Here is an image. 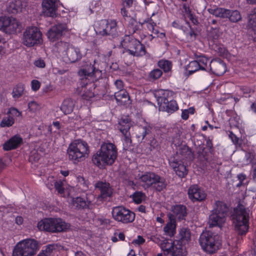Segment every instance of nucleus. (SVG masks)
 Returning a JSON list of instances; mask_svg holds the SVG:
<instances>
[{"mask_svg":"<svg viewBox=\"0 0 256 256\" xmlns=\"http://www.w3.org/2000/svg\"><path fill=\"white\" fill-rule=\"evenodd\" d=\"M118 156L116 146L112 143H104L99 150L93 156L92 161L98 166L112 165Z\"/></svg>","mask_w":256,"mask_h":256,"instance_id":"nucleus-1","label":"nucleus"},{"mask_svg":"<svg viewBox=\"0 0 256 256\" xmlns=\"http://www.w3.org/2000/svg\"><path fill=\"white\" fill-rule=\"evenodd\" d=\"M67 153L68 160L76 164L84 160L88 156L89 147L86 142L76 140L69 145Z\"/></svg>","mask_w":256,"mask_h":256,"instance_id":"nucleus-2","label":"nucleus"},{"mask_svg":"<svg viewBox=\"0 0 256 256\" xmlns=\"http://www.w3.org/2000/svg\"><path fill=\"white\" fill-rule=\"evenodd\" d=\"M228 212V208L226 203L222 201H216L208 217L209 227H221L225 222Z\"/></svg>","mask_w":256,"mask_h":256,"instance_id":"nucleus-3","label":"nucleus"},{"mask_svg":"<svg viewBox=\"0 0 256 256\" xmlns=\"http://www.w3.org/2000/svg\"><path fill=\"white\" fill-rule=\"evenodd\" d=\"M250 213L248 208L242 204H239L234 210V223L239 234H245L249 228Z\"/></svg>","mask_w":256,"mask_h":256,"instance_id":"nucleus-4","label":"nucleus"},{"mask_svg":"<svg viewBox=\"0 0 256 256\" xmlns=\"http://www.w3.org/2000/svg\"><path fill=\"white\" fill-rule=\"evenodd\" d=\"M142 186L144 188H152L157 192H161L166 188V179L153 172H146L140 177Z\"/></svg>","mask_w":256,"mask_h":256,"instance_id":"nucleus-5","label":"nucleus"},{"mask_svg":"<svg viewBox=\"0 0 256 256\" xmlns=\"http://www.w3.org/2000/svg\"><path fill=\"white\" fill-rule=\"evenodd\" d=\"M218 236L211 231L204 232L200 236L199 244L204 252L212 254L218 249Z\"/></svg>","mask_w":256,"mask_h":256,"instance_id":"nucleus-6","label":"nucleus"},{"mask_svg":"<svg viewBox=\"0 0 256 256\" xmlns=\"http://www.w3.org/2000/svg\"><path fill=\"white\" fill-rule=\"evenodd\" d=\"M69 227V224L60 218H45L38 224V228L40 230L52 232H64L68 229Z\"/></svg>","mask_w":256,"mask_h":256,"instance_id":"nucleus-7","label":"nucleus"},{"mask_svg":"<svg viewBox=\"0 0 256 256\" xmlns=\"http://www.w3.org/2000/svg\"><path fill=\"white\" fill-rule=\"evenodd\" d=\"M120 44L129 54L134 56H142L146 53L145 46L132 36H125Z\"/></svg>","mask_w":256,"mask_h":256,"instance_id":"nucleus-8","label":"nucleus"},{"mask_svg":"<svg viewBox=\"0 0 256 256\" xmlns=\"http://www.w3.org/2000/svg\"><path fill=\"white\" fill-rule=\"evenodd\" d=\"M60 52L64 56L66 62L74 63L81 59L82 54L79 48L73 46L68 42H59L56 44Z\"/></svg>","mask_w":256,"mask_h":256,"instance_id":"nucleus-9","label":"nucleus"},{"mask_svg":"<svg viewBox=\"0 0 256 256\" xmlns=\"http://www.w3.org/2000/svg\"><path fill=\"white\" fill-rule=\"evenodd\" d=\"M38 249L36 240L28 239L18 242L13 250L12 256H34Z\"/></svg>","mask_w":256,"mask_h":256,"instance_id":"nucleus-10","label":"nucleus"},{"mask_svg":"<svg viewBox=\"0 0 256 256\" xmlns=\"http://www.w3.org/2000/svg\"><path fill=\"white\" fill-rule=\"evenodd\" d=\"M22 44L28 46L32 47L40 44L42 41V34L36 26L27 28L23 32Z\"/></svg>","mask_w":256,"mask_h":256,"instance_id":"nucleus-11","label":"nucleus"},{"mask_svg":"<svg viewBox=\"0 0 256 256\" xmlns=\"http://www.w3.org/2000/svg\"><path fill=\"white\" fill-rule=\"evenodd\" d=\"M160 96L157 98L158 104L160 108L168 112L172 113L178 109V106L176 100H172L173 93L168 90H161Z\"/></svg>","mask_w":256,"mask_h":256,"instance_id":"nucleus-12","label":"nucleus"},{"mask_svg":"<svg viewBox=\"0 0 256 256\" xmlns=\"http://www.w3.org/2000/svg\"><path fill=\"white\" fill-rule=\"evenodd\" d=\"M97 32L102 36H108L110 38H117L118 36L117 22L114 20H101Z\"/></svg>","mask_w":256,"mask_h":256,"instance_id":"nucleus-13","label":"nucleus"},{"mask_svg":"<svg viewBox=\"0 0 256 256\" xmlns=\"http://www.w3.org/2000/svg\"><path fill=\"white\" fill-rule=\"evenodd\" d=\"M112 214L116 220L124 224L132 222L135 218V214L123 206L114 207Z\"/></svg>","mask_w":256,"mask_h":256,"instance_id":"nucleus-14","label":"nucleus"},{"mask_svg":"<svg viewBox=\"0 0 256 256\" xmlns=\"http://www.w3.org/2000/svg\"><path fill=\"white\" fill-rule=\"evenodd\" d=\"M132 126V122L128 117L122 118L119 120L118 128L124 136V148L125 150L128 149L132 146L130 130Z\"/></svg>","mask_w":256,"mask_h":256,"instance_id":"nucleus-15","label":"nucleus"},{"mask_svg":"<svg viewBox=\"0 0 256 256\" xmlns=\"http://www.w3.org/2000/svg\"><path fill=\"white\" fill-rule=\"evenodd\" d=\"M19 26L16 20L12 17H0V30L8 34L16 32Z\"/></svg>","mask_w":256,"mask_h":256,"instance_id":"nucleus-16","label":"nucleus"},{"mask_svg":"<svg viewBox=\"0 0 256 256\" xmlns=\"http://www.w3.org/2000/svg\"><path fill=\"white\" fill-rule=\"evenodd\" d=\"M196 60L190 62L186 66L188 75H191L199 70H206L209 60L204 56H196Z\"/></svg>","mask_w":256,"mask_h":256,"instance_id":"nucleus-17","label":"nucleus"},{"mask_svg":"<svg viewBox=\"0 0 256 256\" xmlns=\"http://www.w3.org/2000/svg\"><path fill=\"white\" fill-rule=\"evenodd\" d=\"M79 74L84 76L86 79L88 77L94 78L92 80H98L102 76V71L100 70L96 66V60L94 61V64L86 63L83 68L79 71Z\"/></svg>","mask_w":256,"mask_h":256,"instance_id":"nucleus-18","label":"nucleus"},{"mask_svg":"<svg viewBox=\"0 0 256 256\" xmlns=\"http://www.w3.org/2000/svg\"><path fill=\"white\" fill-rule=\"evenodd\" d=\"M188 194L189 198L193 202L203 201L206 196L204 190L196 184L191 186L189 188Z\"/></svg>","mask_w":256,"mask_h":256,"instance_id":"nucleus-19","label":"nucleus"},{"mask_svg":"<svg viewBox=\"0 0 256 256\" xmlns=\"http://www.w3.org/2000/svg\"><path fill=\"white\" fill-rule=\"evenodd\" d=\"M95 188L100 191L98 198L102 200H106L112 195L113 189L108 182L98 181L95 184Z\"/></svg>","mask_w":256,"mask_h":256,"instance_id":"nucleus-20","label":"nucleus"},{"mask_svg":"<svg viewBox=\"0 0 256 256\" xmlns=\"http://www.w3.org/2000/svg\"><path fill=\"white\" fill-rule=\"evenodd\" d=\"M170 164L179 177L184 178L186 176L188 170L182 160L174 158L170 161Z\"/></svg>","mask_w":256,"mask_h":256,"instance_id":"nucleus-21","label":"nucleus"},{"mask_svg":"<svg viewBox=\"0 0 256 256\" xmlns=\"http://www.w3.org/2000/svg\"><path fill=\"white\" fill-rule=\"evenodd\" d=\"M66 24H58L53 26L48 32L47 36L51 41H55L58 39L66 30Z\"/></svg>","mask_w":256,"mask_h":256,"instance_id":"nucleus-22","label":"nucleus"},{"mask_svg":"<svg viewBox=\"0 0 256 256\" xmlns=\"http://www.w3.org/2000/svg\"><path fill=\"white\" fill-rule=\"evenodd\" d=\"M210 70L217 76L222 75L226 71V66L221 60H212L210 64Z\"/></svg>","mask_w":256,"mask_h":256,"instance_id":"nucleus-23","label":"nucleus"},{"mask_svg":"<svg viewBox=\"0 0 256 256\" xmlns=\"http://www.w3.org/2000/svg\"><path fill=\"white\" fill-rule=\"evenodd\" d=\"M42 12L46 16L54 17L56 14V8L53 0H44L42 2Z\"/></svg>","mask_w":256,"mask_h":256,"instance_id":"nucleus-24","label":"nucleus"},{"mask_svg":"<svg viewBox=\"0 0 256 256\" xmlns=\"http://www.w3.org/2000/svg\"><path fill=\"white\" fill-rule=\"evenodd\" d=\"M172 214L168 215L169 216H172L174 219L176 218L179 220L185 219V217L187 215L186 208L185 206L182 204H176L172 208Z\"/></svg>","mask_w":256,"mask_h":256,"instance_id":"nucleus-25","label":"nucleus"},{"mask_svg":"<svg viewBox=\"0 0 256 256\" xmlns=\"http://www.w3.org/2000/svg\"><path fill=\"white\" fill-rule=\"evenodd\" d=\"M26 6V3L22 0H12L10 2L6 7L8 12L16 14L22 12V9Z\"/></svg>","mask_w":256,"mask_h":256,"instance_id":"nucleus-26","label":"nucleus"},{"mask_svg":"<svg viewBox=\"0 0 256 256\" xmlns=\"http://www.w3.org/2000/svg\"><path fill=\"white\" fill-rule=\"evenodd\" d=\"M22 142V138L18 135L12 136L3 145L5 150H10L17 148Z\"/></svg>","mask_w":256,"mask_h":256,"instance_id":"nucleus-27","label":"nucleus"},{"mask_svg":"<svg viewBox=\"0 0 256 256\" xmlns=\"http://www.w3.org/2000/svg\"><path fill=\"white\" fill-rule=\"evenodd\" d=\"M91 204V201L86 198V200L81 197L74 198L72 201V204L75 208L80 209L89 208Z\"/></svg>","mask_w":256,"mask_h":256,"instance_id":"nucleus-28","label":"nucleus"},{"mask_svg":"<svg viewBox=\"0 0 256 256\" xmlns=\"http://www.w3.org/2000/svg\"><path fill=\"white\" fill-rule=\"evenodd\" d=\"M114 96L118 104L125 105L130 100L128 94L125 90L115 92Z\"/></svg>","mask_w":256,"mask_h":256,"instance_id":"nucleus-29","label":"nucleus"},{"mask_svg":"<svg viewBox=\"0 0 256 256\" xmlns=\"http://www.w3.org/2000/svg\"><path fill=\"white\" fill-rule=\"evenodd\" d=\"M187 252L186 248L178 244L174 246L172 250L167 252L165 256H186Z\"/></svg>","mask_w":256,"mask_h":256,"instance_id":"nucleus-30","label":"nucleus"},{"mask_svg":"<svg viewBox=\"0 0 256 256\" xmlns=\"http://www.w3.org/2000/svg\"><path fill=\"white\" fill-rule=\"evenodd\" d=\"M74 104L72 100L68 98L64 100L60 108L64 114H68L73 111Z\"/></svg>","mask_w":256,"mask_h":256,"instance_id":"nucleus-31","label":"nucleus"},{"mask_svg":"<svg viewBox=\"0 0 256 256\" xmlns=\"http://www.w3.org/2000/svg\"><path fill=\"white\" fill-rule=\"evenodd\" d=\"M169 219L170 222L164 228V230L166 235L171 237L176 234V224L173 217L169 216Z\"/></svg>","mask_w":256,"mask_h":256,"instance_id":"nucleus-32","label":"nucleus"},{"mask_svg":"<svg viewBox=\"0 0 256 256\" xmlns=\"http://www.w3.org/2000/svg\"><path fill=\"white\" fill-rule=\"evenodd\" d=\"M210 14L214 16L221 18H228L230 12V10L221 8H211L208 9Z\"/></svg>","mask_w":256,"mask_h":256,"instance_id":"nucleus-33","label":"nucleus"},{"mask_svg":"<svg viewBox=\"0 0 256 256\" xmlns=\"http://www.w3.org/2000/svg\"><path fill=\"white\" fill-rule=\"evenodd\" d=\"M179 154L183 158H186L189 161L193 160L194 159L193 152L187 146H184L181 147L179 150Z\"/></svg>","mask_w":256,"mask_h":256,"instance_id":"nucleus-34","label":"nucleus"},{"mask_svg":"<svg viewBox=\"0 0 256 256\" xmlns=\"http://www.w3.org/2000/svg\"><path fill=\"white\" fill-rule=\"evenodd\" d=\"M160 248L164 252V254L165 256L166 253L167 252H170L172 250V248L176 246V245L174 244L172 240H162L160 244Z\"/></svg>","mask_w":256,"mask_h":256,"instance_id":"nucleus-35","label":"nucleus"},{"mask_svg":"<svg viewBox=\"0 0 256 256\" xmlns=\"http://www.w3.org/2000/svg\"><path fill=\"white\" fill-rule=\"evenodd\" d=\"M152 127L148 124L140 127L138 131L136 136L144 140L146 136L148 135L152 132Z\"/></svg>","mask_w":256,"mask_h":256,"instance_id":"nucleus-36","label":"nucleus"},{"mask_svg":"<svg viewBox=\"0 0 256 256\" xmlns=\"http://www.w3.org/2000/svg\"><path fill=\"white\" fill-rule=\"evenodd\" d=\"M248 26L253 31L256 32V8L251 12L248 16Z\"/></svg>","mask_w":256,"mask_h":256,"instance_id":"nucleus-37","label":"nucleus"},{"mask_svg":"<svg viewBox=\"0 0 256 256\" xmlns=\"http://www.w3.org/2000/svg\"><path fill=\"white\" fill-rule=\"evenodd\" d=\"M179 234L182 242H188L190 240L191 234L189 228H182L180 229Z\"/></svg>","mask_w":256,"mask_h":256,"instance_id":"nucleus-38","label":"nucleus"},{"mask_svg":"<svg viewBox=\"0 0 256 256\" xmlns=\"http://www.w3.org/2000/svg\"><path fill=\"white\" fill-rule=\"evenodd\" d=\"M56 252L55 246L50 244L48 246L45 250H42L37 256H54Z\"/></svg>","mask_w":256,"mask_h":256,"instance_id":"nucleus-39","label":"nucleus"},{"mask_svg":"<svg viewBox=\"0 0 256 256\" xmlns=\"http://www.w3.org/2000/svg\"><path fill=\"white\" fill-rule=\"evenodd\" d=\"M24 86L22 84H18L13 89L12 95V97L16 99L20 98L24 93Z\"/></svg>","mask_w":256,"mask_h":256,"instance_id":"nucleus-40","label":"nucleus"},{"mask_svg":"<svg viewBox=\"0 0 256 256\" xmlns=\"http://www.w3.org/2000/svg\"><path fill=\"white\" fill-rule=\"evenodd\" d=\"M14 122V118L10 116H8L6 117H4L2 118V120L0 122V127H10L13 125Z\"/></svg>","mask_w":256,"mask_h":256,"instance_id":"nucleus-41","label":"nucleus"},{"mask_svg":"<svg viewBox=\"0 0 256 256\" xmlns=\"http://www.w3.org/2000/svg\"><path fill=\"white\" fill-rule=\"evenodd\" d=\"M228 18L232 22H236L242 18L240 12L238 10H230Z\"/></svg>","mask_w":256,"mask_h":256,"instance_id":"nucleus-42","label":"nucleus"},{"mask_svg":"<svg viewBox=\"0 0 256 256\" xmlns=\"http://www.w3.org/2000/svg\"><path fill=\"white\" fill-rule=\"evenodd\" d=\"M158 66L165 72H168L170 70L172 67V62L167 60H161L158 62Z\"/></svg>","mask_w":256,"mask_h":256,"instance_id":"nucleus-43","label":"nucleus"},{"mask_svg":"<svg viewBox=\"0 0 256 256\" xmlns=\"http://www.w3.org/2000/svg\"><path fill=\"white\" fill-rule=\"evenodd\" d=\"M145 194L141 192H136L132 194V200L136 204H140L144 200Z\"/></svg>","mask_w":256,"mask_h":256,"instance_id":"nucleus-44","label":"nucleus"},{"mask_svg":"<svg viewBox=\"0 0 256 256\" xmlns=\"http://www.w3.org/2000/svg\"><path fill=\"white\" fill-rule=\"evenodd\" d=\"M162 72L160 69H154L150 73V78L154 80L160 78L162 75Z\"/></svg>","mask_w":256,"mask_h":256,"instance_id":"nucleus-45","label":"nucleus"},{"mask_svg":"<svg viewBox=\"0 0 256 256\" xmlns=\"http://www.w3.org/2000/svg\"><path fill=\"white\" fill-rule=\"evenodd\" d=\"M254 155L252 152H246L244 158V164H248L251 162L254 158Z\"/></svg>","mask_w":256,"mask_h":256,"instance_id":"nucleus-46","label":"nucleus"},{"mask_svg":"<svg viewBox=\"0 0 256 256\" xmlns=\"http://www.w3.org/2000/svg\"><path fill=\"white\" fill-rule=\"evenodd\" d=\"M54 186L56 190L58 191V193L60 194H62L64 193V190L63 187V182L61 180H57Z\"/></svg>","mask_w":256,"mask_h":256,"instance_id":"nucleus-47","label":"nucleus"},{"mask_svg":"<svg viewBox=\"0 0 256 256\" xmlns=\"http://www.w3.org/2000/svg\"><path fill=\"white\" fill-rule=\"evenodd\" d=\"M240 89L245 97H250V94L254 92V90L248 86H242Z\"/></svg>","mask_w":256,"mask_h":256,"instance_id":"nucleus-48","label":"nucleus"},{"mask_svg":"<svg viewBox=\"0 0 256 256\" xmlns=\"http://www.w3.org/2000/svg\"><path fill=\"white\" fill-rule=\"evenodd\" d=\"M8 114L12 118L14 116L18 117L21 116V112L14 108H10L8 112Z\"/></svg>","mask_w":256,"mask_h":256,"instance_id":"nucleus-49","label":"nucleus"},{"mask_svg":"<svg viewBox=\"0 0 256 256\" xmlns=\"http://www.w3.org/2000/svg\"><path fill=\"white\" fill-rule=\"evenodd\" d=\"M114 86L116 87V92L124 90V86L123 82L120 80H117L114 82Z\"/></svg>","mask_w":256,"mask_h":256,"instance_id":"nucleus-50","label":"nucleus"},{"mask_svg":"<svg viewBox=\"0 0 256 256\" xmlns=\"http://www.w3.org/2000/svg\"><path fill=\"white\" fill-rule=\"evenodd\" d=\"M48 182L46 184L47 187L50 190H52L54 186L56 184L57 180H56L54 177H48L47 180Z\"/></svg>","mask_w":256,"mask_h":256,"instance_id":"nucleus-51","label":"nucleus"},{"mask_svg":"<svg viewBox=\"0 0 256 256\" xmlns=\"http://www.w3.org/2000/svg\"><path fill=\"white\" fill-rule=\"evenodd\" d=\"M28 107L30 111L34 112L38 109L39 106L36 102L32 101L28 102Z\"/></svg>","mask_w":256,"mask_h":256,"instance_id":"nucleus-52","label":"nucleus"},{"mask_svg":"<svg viewBox=\"0 0 256 256\" xmlns=\"http://www.w3.org/2000/svg\"><path fill=\"white\" fill-rule=\"evenodd\" d=\"M34 64L36 66L40 68H44L46 66L45 62L40 58L36 60Z\"/></svg>","mask_w":256,"mask_h":256,"instance_id":"nucleus-53","label":"nucleus"},{"mask_svg":"<svg viewBox=\"0 0 256 256\" xmlns=\"http://www.w3.org/2000/svg\"><path fill=\"white\" fill-rule=\"evenodd\" d=\"M32 88L34 91L38 90L40 86V83L37 80H34L31 82Z\"/></svg>","mask_w":256,"mask_h":256,"instance_id":"nucleus-54","label":"nucleus"},{"mask_svg":"<svg viewBox=\"0 0 256 256\" xmlns=\"http://www.w3.org/2000/svg\"><path fill=\"white\" fill-rule=\"evenodd\" d=\"M229 137L234 144H238L239 142V138L232 132H230Z\"/></svg>","mask_w":256,"mask_h":256,"instance_id":"nucleus-55","label":"nucleus"},{"mask_svg":"<svg viewBox=\"0 0 256 256\" xmlns=\"http://www.w3.org/2000/svg\"><path fill=\"white\" fill-rule=\"evenodd\" d=\"M144 239L140 236H138L136 239L133 240V243L140 245L144 242Z\"/></svg>","mask_w":256,"mask_h":256,"instance_id":"nucleus-56","label":"nucleus"},{"mask_svg":"<svg viewBox=\"0 0 256 256\" xmlns=\"http://www.w3.org/2000/svg\"><path fill=\"white\" fill-rule=\"evenodd\" d=\"M133 4V0H123L124 7H130Z\"/></svg>","mask_w":256,"mask_h":256,"instance_id":"nucleus-57","label":"nucleus"},{"mask_svg":"<svg viewBox=\"0 0 256 256\" xmlns=\"http://www.w3.org/2000/svg\"><path fill=\"white\" fill-rule=\"evenodd\" d=\"M188 112L186 110H184L182 113V119L186 120L188 118Z\"/></svg>","mask_w":256,"mask_h":256,"instance_id":"nucleus-58","label":"nucleus"},{"mask_svg":"<svg viewBox=\"0 0 256 256\" xmlns=\"http://www.w3.org/2000/svg\"><path fill=\"white\" fill-rule=\"evenodd\" d=\"M156 26V24H154V22H152V23L150 22V23H148L147 24V27H148V29L152 32H154V27Z\"/></svg>","mask_w":256,"mask_h":256,"instance_id":"nucleus-59","label":"nucleus"},{"mask_svg":"<svg viewBox=\"0 0 256 256\" xmlns=\"http://www.w3.org/2000/svg\"><path fill=\"white\" fill-rule=\"evenodd\" d=\"M172 26L174 27V28H182V26L180 24V23L179 22V21L178 20H176V21H174L172 23Z\"/></svg>","mask_w":256,"mask_h":256,"instance_id":"nucleus-60","label":"nucleus"},{"mask_svg":"<svg viewBox=\"0 0 256 256\" xmlns=\"http://www.w3.org/2000/svg\"><path fill=\"white\" fill-rule=\"evenodd\" d=\"M246 176L243 174H240L238 175V178L240 182H243L244 180L246 179Z\"/></svg>","mask_w":256,"mask_h":256,"instance_id":"nucleus-61","label":"nucleus"},{"mask_svg":"<svg viewBox=\"0 0 256 256\" xmlns=\"http://www.w3.org/2000/svg\"><path fill=\"white\" fill-rule=\"evenodd\" d=\"M23 218L22 216H18L16 218V222L18 225H20L23 222Z\"/></svg>","mask_w":256,"mask_h":256,"instance_id":"nucleus-62","label":"nucleus"},{"mask_svg":"<svg viewBox=\"0 0 256 256\" xmlns=\"http://www.w3.org/2000/svg\"><path fill=\"white\" fill-rule=\"evenodd\" d=\"M121 14L124 17L128 16V12L125 8H123L121 9Z\"/></svg>","mask_w":256,"mask_h":256,"instance_id":"nucleus-63","label":"nucleus"},{"mask_svg":"<svg viewBox=\"0 0 256 256\" xmlns=\"http://www.w3.org/2000/svg\"><path fill=\"white\" fill-rule=\"evenodd\" d=\"M251 110L255 113H256V102H254L250 106Z\"/></svg>","mask_w":256,"mask_h":256,"instance_id":"nucleus-64","label":"nucleus"}]
</instances>
